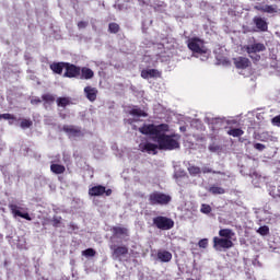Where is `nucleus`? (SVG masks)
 <instances>
[{
    "label": "nucleus",
    "mask_w": 280,
    "mask_h": 280,
    "mask_svg": "<svg viewBox=\"0 0 280 280\" xmlns=\"http://www.w3.org/2000/svg\"><path fill=\"white\" fill-rule=\"evenodd\" d=\"M153 141L158 143L159 150H178L180 148V136L178 135H167L165 132H160L159 137H152Z\"/></svg>",
    "instance_id": "nucleus-1"
},
{
    "label": "nucleus",
    "mask_w": 280,
    "mask_h": 280,
    "mask_svg": "<svg viewBox=\"0 0 280 280\" xmlns=\"http://www.w3.org/2000/svg\"><path fill=\"white\" fill-rule=\"evenodd\" d=\"M139 132L141 135H150L151 137H159L161 132H170V125L167 124H160V125H143V127L139 128Z\"/></svg>",
    "instance_id": "nucleus-2"
},
{
    "label": "nucleus",
    "mask_w": 280,
    "mask_h": 280,
    "mask_svg": "<svg viewBox=\"0 0 280 280\" xmlns=\"http://www.w3.org/2000/svg\"><path fill=\"white\" fill-rule=\"evenodd\" d=\"M186 45L192 54H198L199 56H202L203 54H207V51H209V49H207V46H205V39H201L200 37L188 38Z\"/></svg>",
    "instance_id": "nucleus-3"
},
{
    "label": "nucleus",
    "mask_w": 280,
    "mask_h": 280,
    "mask_svg": "<svg viewBox=\"0 0 280 280\" xmlns=\"http://www.w3.org/2000/svg\"><path fill=\"white\" fill-rule=\"evenodd\" d=\"M172 202V196L161 192V191H153L149 195V205L152 207L160 205L161 207L165 205H170Z\"/></svg>",
    "instance_id": "nucleus-4"
},
{
    "label": "nucleus",
    "mask_w": 280,
    "mask_h": 280,
    "mask_svg": "<svg viewBox=\"0 0 280 280\" xmlns=\"http://www.w3.org/2000/svg\"><path fill=\"white\" fill-rule=\"evenodd\" d=\"M212 244L214 250H218L219 253H222V250H229L230 248H233V246H235L232 240L222 238L221 236H214L212 238Z\"/></svg>",
    "instance_id": "nucleus-5"
},
{
    "label": "nucleus",
    "mask_w": 280,
    "mask_h": 280,
    "mask_svg": "<svg viewBox=\"0 0 280 280\" xmlns=\"http://www.w3.org/2000/svg\"><path fill=\"white\" fill-rule=\"evenodd\" d=\"M153 225L160 231H171L174 226V220L167 217L158 215L153 218Z\"/></svg>",
    "instance_id": "nucleus-6"
},
{
    "label": "nucleus",
    "mask_w": 280,
    "mask_h": 280,
    "mask_svg": "<svg viewBox=\"0 0 280 280\" xmlns=\"http://www.w3.org/2000/svg\"><path fill=\"white\" fill-rule=\"evenodd\" d=\"M112 196L113 195V189L108 188L106 189V186L102 185H96L92 188H89V196L92 197H100V196Z\"/></svg>",
    "instance_id": "nucleus-7"
},
{
    "label": "nucleus",
    "mask_w": 280,
    "mask_h": 280,
    "mask_svg": "<svg viewBox=\"0 0 280 280\" xmlns=\"http://www.w3.org/2000/svg\"><path fill=\"white\" fill-rule=\"evenodd\" d=\"M80 71H81L80 66H75L73 63L66 62L63 78H70V79L80 78Z\"/></svg>",
    "instance_id": "nucleus-8"
},
{
    "label": "nucleus",
    "mask_w": 280,
    "mask_h": 280,
    "mask_svg": "<svg viewBox=\"0 0 280 280\" xmlns=\"http://www.w3.org/2000/svg\"><path fill=\"white\" fill-rule=\"evenodd\" d=\"M62 131L68 135V137H83L82 127H75L73 125H63Z\"/></svg>",
    "instance_id": "nucleus-9"
},
{
    "label": "nucleus",
    "mask_w": 280,
    "mask_h": 280,
    "mask_svg": "<svg viewBox=\"0 0 280 280\" xmlns=\"http://www.w3.org/2000/svg\"><path fill=\"white\" fill-rule=\"evenodd\" d=\"M9 209L14 218H23L24 220H27L28 222H32V217H30L28 212H21L19 210V206L11 203L9 205Z\"/></svg>",
    "instance_id": "nucleus-10"
},
{
    "label": "nucleus",
    "mask_w": 280,
    "mask_h": 280,
    "mask_svg": "<svg viewBox=\"0 0 280 280\" xmlns=\"http://www.w3.org/2000/svg\"><path fill=\"white\" fill-rule=\"evenodd\" d=\"M110 250H113L114 259H120L121 257L128 255V246L126 245H112Z\"/></svg>",
    "instance_id": "nucleus-11"
},
{
    "label": "nucleus",
    "mask_w": 280,
    "mask_h": 280,
    "mask_svg": "<svg viewBox=\"0 0 280 280\" xmlns=\"http://www.w3.org/2000/svg\"><path fill=\"white\" fill-rule=\"evenodd\" d=\"M253 23L256 26L257 32H266L268 30V21L266 18L256 15L253 18Z\"/></svg>",
    "instance_id": "nucleus-12"
},
{
    "label": "nucleus",
    "mask_w": 280,
    "mask_h": 280,
    "mask_svg": "<svg viewBox=\"0 0 280 280\" xmlns=\"http://www.w3.org/2000/svg\"><path fill=\"white\" fill-rule=\"evenodd\" d=\"M156 150H159V144H154L152 142H144L139 144L140 152H148V154H156Z\"/></svg>",
    "instance_id": "nucleus-13"
},
{
    "label": "nucleus",
    "mask_w": 280,
    "mask_h": 280,
    "mask_svg": "<svg viewBox=\"0 0 280 280\" xmlns=\"http://www.w3.org/2000/svg\"><path fill=\"white\" fill-rule=\"evenodd\" d=\"M246 54H259L260 51H266V45L261 43H254L252 45L245 46Z\"/></svg>",
    "instance_id": "nucleus-14"
},
{
    "label": "nucleus",
    "mask_w": 280,
    "mask_h": 280,
    "mask_svg": "<svg viewBox=\"0 0 280 280\" xmlns=\"http://www.w3.org/2000/svg\"><path fill=\"white\" fill-rule=\"evenodd\" d=\"M233 62H234V66L237 68V69H248V67H250V59L246 58V57H236V58H233Z\"/></svg>",
    "instance_id": "nucleus-15"
},
{
    "label": "nucleus",
    "mask_w": 280,
    "mask_h": 280,
    "mask_svg": "<svg viewBox=\"0 0 280 280\" xmlns=\"http://www.w3.org/2000/svg\"><path fill=\"white\" fill-rule=\"evenodd\" d=\"M254 10H257L258 12H265L267 14H277L278 10H277V4L272 5V4H266L264 7L261 5H255Z\"/></svg>",
    "instance_id": "nucleus-16"
},
{
    "label": "nucleus",
    "mask_w": 280,
    "mask_h": 280,
    "mask_svg": "<svg viewBox=\"0 0 280 280\" xmlns=\"http://www.w3.org/2000/svg\"><path fill=\"white\" fill-rule=\"evenodd\" d=\"M97 90L93 86L88 85L84 88V94L89 102H95L97 100Z\"/></svg>",
    "instance_id": "nucleus-17"
},
{
    "label": "nucleus",
    "mask_w": 280,
    "mask_h": 280,
    "mask_svg": "<svg viewBox=\"0 0 280 280\" xmlns=\"http://www.w3.org/2000/svg\"><path fill=\"white\" fill-rule=\"evenodd\" d=\"M112 233L114 237H128L130 235L128 228L113 226Z\"/></svg>",
    "instance_id": "nucleus-18"
},
{
    "label": "nucleus",
    "mask_w": 280,
    "mask_h": 280,
    "mask_svg": "<svg viewBox=\"0 0 280 280\" xmlns=\"http://www.w3.org/2000/svg\"><path fill=\"white\" fill-rule=\"evenodd\" d=\"M141 78L148 80L150 78H161V73L156 69H144L141 71Z\"/></svg>",
    "instance_id": "nucleus-19"
},
{
    "label": "nucleus",
    "mask_w": 280,
    "mask_h": 280,
    "mask_svg": "<svg viewBox=\"0 0 280 280\" xmlns=\"http://www.w3.org/2000/svg\"><path fill=\"white\" fill-rule=\"evenodd\" d=\"M156 257L162 264H170L172 261V254L165 249H160Z\"/></svg>",
    "instance_id": "nucleus-20"
},
{
    "label": "nucleus",
    "mask_w": 280,
    "mask_h": 280,
    "mask_svg": "<svg viewBox=\"0 0 280 280\" xmlns=\"http://www.w3.org/2000/svg\"><path fill=\"white\" fill-rule=\"evenodd\" d=\"M95 77V72L91 70V68L83 67L80 70V79L81 80H92Z\"/></svg>",
    "instance_id": "nucleus-21"
},
{
    "label": "nucleus",
    "mask_w": 280,
    "mask_h": 280,
    "mask_svg": "<svg viewBox=\"0 0 280 280\" xmlns=\"http://www.w3.org/2000/svg\"><path fill=\"white\" fill-rule=\"evenodd\" d=\"M56 104L59 108H67V106H71L73 102H71V97L69 96H60L56 100Z\"/></svg>",
    "instance_id": "nucleus-22"
},
{
    "label": "nucleus",
    "mask_w": 280,
    "mask_h": 280,
    "mask_svg": "<svg viewBox=\"0 0 280 280\" xmlns=\"http://www.w3.org/2000/svg\"><path fill=\"white\" fill-rule=\"evenodd\" d=\"M67 62H54L50 65V69L52 72H55L57 75H62V70L66 69Z\"/></svg>",
    "instance_id": "nucleus-23"
},
{
    "label": "nucleus",
    "mask_w": 280,
    "mask_h": 280,
    "mask_svg": "<svg viewBox=\"0 0 280 280\" xmlns=\"http://www.w3.org/2000/svg\"><path fill=\"white\" fill-rule=\"evenodd\" d=\"M42 100L44 102L45 108H47V106H51V104H54V102H56V95H54L51 93H46V94L42 95Z\"/></svg>",
    "instance_id": "nucleus-24"
},
{
    "label": "nucleus",
    "mask_w": 280,
    "mask_h": 280,
    "mask_svg": "<svg viewBox=\"0 0 280 280\" xmlns=\"http://www.w3.org/2000/svg\"><path fill=\"white\" fill-rule=\"evenodd\" d=\"M219 236H221L224 240H233V237H235V232H233V230L231 229H221L219 231Z\"/></svg>",
    "instance_id": "nucleus-25"
},
{
    "label": "nucleus",
    "mask_w": 280,
    "mask_h": 280,
    "mask_svg": "<svg viewBox=\"0 0 280 280\" xmlns=\"http://www.w3.org/2000/svg\"><path fill=\"white\" fill-rule=\"evenodd\" d=\"M209 194H212V196H222L223 194H226V190L218 185H212L208 189Z\"/></svg>",
    "instance_id": "nucleus-26"
},
{
    "label": "nucleus",
    "mask_w": 280,
    "mask_h": 280,
    "mask_svg": "<svg viewBox=\"0 0 280 280\" xmlns=\"http://www.w3.org/2000/svg\"><path fill=\"white\" fill-rule=\"evenodd\" d=\"M50 172H52V174H65V172H67V168L65 167V165L61 164H51L50 165Z\"/></svg>",
    "instance_id": "nucleus-27"
},
{
    "label": "nucleus",
    "mask_w": 280,
    "mask_h": 280,
    "mask_svg": "<svg viewBox=\"0 0 280 280\" xmlns=\"http://www.w3.org/2000/svg\"><path fill=\"white\" fill-rule=\"evenodd\" d=\"M129 115H132V117H148V113H145L143 109L139 107H133L129 112Z\"/></svg>",
    "instance_id": "nucleus-28"
},
{
    "label": "nucleus",
    "mask_w": 280,
    "mask_h": 280,
    "mask_svg": "<svg viewBox=\"0 0 280 280\" xmlns=\"http://www.w3.org/2000/svg\"><path fill=\"white\" fill-rule=\"evenodd\" d=\"M121 30V27L119 26V24L112 22L108 24V32L109 34H119V31Z\"/></svg>",
    "instance_id": "nucleus-29"
},
{
    "label": "nucleus",
    "mask_w": 280,
    "mask_h": 280,
    "mask_svg": "<svg viewBox=\"0 0 280 280\" xmlns=\"http://www.w3.org/2000/svg\"><path fill=\"white\" fill-rule=\"evenodd\" d=\"M32 126H34V121H32V119L23 118L21 120L20 128H22V130L32 128Z\"/></svg>",
    "instance_id": "nucleus-30"
},
{
    "label": "nucleus",
    "mask_w": 280,
    "mask_h": 280,
    "mask_svg": "<svg viewBox=\"0 0 280 280\" xmlns=\"http://www.w3.org/2000/svg\"><path fill=\"white\" fill-rule=\"evenodd\" d=\"M201 168L199 166L196 165H189L188 166V173L190 174V176H198V174H201Z\"/></svg>",
    "instance_id": "nucleus-31"
},
{
    "label": "nucleus",
    "mask_w": 280,
    "mask_h": 280,
    "mask_svg": "<svg viewBox=\"0 0 280 280\" xmlns=\"http://www.w3.org/2000/svg\"><path fill=\"white\" fill-rule=\"evenodd\" d=\"M228 135L230 137H242V135H244V130L241 128H233L228 131Z\"/></svg>",
    "instance_id": "nucleus-32"
},
{
    "label": "nucleus",
    "mask_w": 280,
    "mask_h": 280,
    "mask_svg": "<svg viewBox=\"0 0 280 280\" xmlns=\"http://www.w3.org/2000/svg\"><path fill=\"white\" fill-rule=\"evenodd\" d=\"M201 172H202V174H219V175H221V176H224V173H223V172L213 171V170H211V167H209V166H203V167L201 168Z\"/></svg>",
    "instance_id": "nucleus-33"
},
{
    "label": "nucleus",
    "mask_w": 280,
    "mask_h": 280,
    "mask_svg": "<svg viewBox=\"0 0 280 280\" xmlns=\"http://www.w3.org/2000/svg\"><path fill=\"white\" fill-rule=\"evenodd\" d=\"M211 211H212V208H211L210 205H207V203L201 205V208H200L201 213H205L206 215H209V213H211Z\"/></svg>",
    "instance_id": "nucleus-34"
},
{
    "label": "nucleus",
    "mask_w": 280,
    "mask_h": 280,
    "mask_svg": "<svg viewBox=\"0 0 280 280\" xmlns=\"http://www.w3.org/2000/svg\"><path fill=\"white\" fill-rule=\"evenodd\" d=\"M0 119H7L9 121H16V116L12 114H0Z\"/></svg>",
    "instance_id": "nucleus-35"
},
{
    "label": "nucleus",
    "mask_w": 280,
    "mask_h": 280,
    "mask_svg": "<svg viewBox=\"0 0 280 280\" xmlns=\"http://www.w3.org/2000/svg\"><path fill=\"white\" fill-rule=\"evenodd\" d=\"M82 255H83L84 257H95L96 252H95V249H93V248H88V249H85V250L82 252Z\"/></svg>",
    "instance_id": "nucleus-36"
},
{
    "label": "nucleus",
    "mask_w": 280,
    "mask_h": 280,
    "mask_svg": "<svg viewBox=\"0 0 280 280\" xmlns=\"http://www.w3.org/2000/svg\"><path fill=\"white\" fill-rule=\"evenodd\" d=\"M257 233H259V235H268V233H270V228L262 225L257 230Z\"/></svg>",
    "instance_id": "nucleus-37"
},
{
    "label": "nucleus",
    "mask_w": 280,
    "mask_h": 280,
    "mask_svg": "<svg viewBox=\"0 0 280 280\" xmlns=\"http://www.w3.org/2000/svg\"><path fill=\"white\" fill-rule=\"evenodd\" d=\"M198 246H199V248H207V246H209V240L208 238H201L198 242Z\"/></svg>",
    "instance_id": "nucleus-38"
},
{
    "label": "nucleus",
    "mask_w": 280,
    "mask_h": 280,
    "mask_svg": "<svg viewBox=\"0 0 280 280\" xmlns=\"http://www.w3.org/2000/svg\"><path fill=\"white\" fill-rule=\"evenodd\" d=\"M249 56V58L253 60V62H259V60H261V56L260 55H258L257 52L256 54H250V55H248Z\"/></svg>",
    "instance_id": "nucleus-39"
},
{
    "label": "nucleus",
    "mask_w": 280,
    "mask_h": 280,
    "mask_svg": "<svg viewBox=\"0 0 280 280\" xmlns=\"http://www.w3.org/2000/svg\"><path fill=\"white\" fill-rule=\"evenodd\" d=\"M273 126L280 128V114L271 119Z\"/></svg>",
    "instance_id": "nucleus-40"
},
{
    "label": "nucleus",
    "mask_w": 280,
    "mask_h": 280,
    "mask_svg": "<svg viewBox=\"0 0 280 280\" xmlns=\"http://www.w3.org/2000/svg\"><path fill=\"white\" fill-rule=\"evenodd\" d=\"M254 148H255V150H258V152H264V149L266 148V144L255 143Z\"/></svg>",
    "instance_id": "nucleus-41"
},
{
    "label": "nucleus",
    "mask_w": 280,
    "mask_h": 280,
    "mask_svg": "<svg viewBox=\"0 0 280 280\" xmlns=\"http://www.w3.org/2000/svg\"><path fill=\"white\" fill-rule=\"evenodd\" d=\"M88 26H89V22L80 21L78 23L79 30H85V27H88Z\"/></svg>",
    "instance_id": "nucleus-42"
},
{
    "label": "nucleus",
    "mask_w": 280,
    "mask_h": 280,
    "mask_svg": "<svg viewBox=\"0 0 280 280\" xmlns=\"http://www.w3.org/2000/svg\"><path fill=\"white\" fill-rule=\"evenodd\" d=\"M43 102V100H40L39 97H35L31 100V104L33 105H38Z\"/></svg>",
    "instance_id": "nucleus-43"
},
{
    "label": "nucleus",
    "mask_w": 280,
    "mask_h": 280,
    "mask_svg": "<svg viewBox=\"0 0 280 280\" xmlns=\"http://www.w3.org/2000/svg\"><path fill=\"white\" fill-rule=\"evenodd\" d=\"M52 222H54V226H58V224H60V219L54 218Z\"/></svg>",
    "instance_id": "nucleus-44"
},
{
    "label": "nucleus",
    "mask_w": 280,
    "mask_h": 280,
    "mask_svg": "<svg viewBox=\"0 0 280 280\" xmlns=\"http://www.w3.org/2000/svg\"><path fill=\"white\" fill-rule=\"evenodd\" d=\"M273 197H280V194H276V195H273Z\"/></svg>",
    "instance_id": "nucleus-45"
},
{
    "label": "nucleus",
    "mask_w": 280,
    "mask_h": 280,
    "mask_svg": "<svg viewBox=\"0 0 280 280\" xmlns=\"http://www.w3.org/2000/svg\"><path fill=\"white\" fill-rule=\"evenodd\" d=\"M10 125H12V121H9Z\"/></svg>",
    "instance_id": "nucleus-46"
}]
</instances>
